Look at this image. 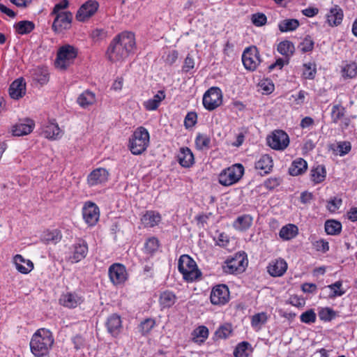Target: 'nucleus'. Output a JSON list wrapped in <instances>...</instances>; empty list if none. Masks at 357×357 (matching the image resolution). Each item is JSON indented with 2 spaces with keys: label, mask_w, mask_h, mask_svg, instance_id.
<instances>
[{
  "label": "nucleus",
  "mask_w": 357,
  "mask_h": 357,
  "mask_svg": "<svg viewBox=\"0 0 357 357\" xmlns=\"http://www.w3.org/2000/svg\"><path fill=\"white\" fill-rule=\"evenodd\" d=\"M155 326V321L153 319H146L139 325V330L142 334L149 333Z\"/></svg>",
  "instance_id": "5fc2aeb1"
},
{
  "label": "nucleus",
  "mask_w": 357,
  "mask_h": 357,
  "mask_svg": "<svg viewBox=\"0 0 357 357\" xmlns=\"http://www.w3.org/2000/svg\"><path fill=\"white\" fill-rule=\"evenodd\" d=\"M342 203V202L341 199L334 197L328 202L327 208L329 211L334 213L340 208Z\"/></svg>",
  "instance_id": "052dcab7"
},
{
  "label": "nucleus",
  "mask_w": 357,
  "mask_h": 357,
  "mask_svg": "<svg viewBox=\"0 0 357 357\" xmlns=\"http://www.w3.org/2000/svg\"><path fill=\"white\" fill-rule=\"evenodd\" d=\"M340 73L344 79L355 78L357 76V63L355 62L344 63L341 67Z\"/></svg>",
  "instance_id": "72a5a7b5"
},
{
  "label": "nucleus",
  "mask_w": 357,
  "mask_h": 357,
  "mask_svg": "<svg viewBox=\"0 0 357 357\" xmlns=\"http://www.w3.org/2000/svg\"><path fill=\"white\" fill-rule=\"evenodd\" d=\"M203 105L208 111L218 108L222 103V93L220 88L211 87L203 96Z\"/></svg>",
  "instance_id": "6e6552de"
},
{
  "label": "nucleus",
  "mask_w": 357,
  "mask_h": 357,
  "mask_svg": "<svg viewBox=\"0 0 357 357\" xmlns=\"http://www.w3.org/2000/svg\"><path fill=\"white\" fill-rule=\"evenodd\" d=\"M197 114L195 112H189L185 118V126L186 128L193 126L197 122Z\"/></svg>",
  "instance_id": "0e129e2a"
},
{
  "label": "nucleus",
  "mask_w": 357,
  "mask_h": 357,
  "mask_svg": "<svg viewBox=\"0 0 357 357\" xmlns=\"http://www.w3.org/2000/svg\"><path fill=\"white\" fill-rule=\"evenodd\" d=\"M108 274L110 281L114 285L123 284L128 278L126 266L119 263L111 265L108 270Z\"/></svg>",
  "instance_id": "1a4fd4ad"
},
{
  "label": "nucleus",
  "mask_w": 357,
  "mask_h": 357,
  "mask_svg": "<svg viewBox=\"0 0 357 357\" xmlns=\"http://www.w3.org/2000/svg\"><path fill=\"white\" fill-rule=\"evenodd\" d=\"M232 332L231 326L230 324H225L220 326L215 334L219 338H227L228 337Z\"/></svg>",
  "instance_id": "6e6d98bb"
},
{
  "label": "nucleus",
  "mask_w": 357,
  "mask_h": 357,
  "mask_svg": "<svg viewBox=\"0 0 357 357\" xmlns=\"http://www.w3.org/2000/svg\"><path fill=\"white\" fill-rule=\"evenodd\" d=\"M107 331L112 336H117L122 328V321L120 316L116 314L110 315L106 321Z\"/></svg>",
  "instance_id": "5701e85b"
},
{
  "label": "nucleus",
  "mask_w": 357,
  "mask_h": 357,
  "mask_svg": "<svg viewBox=\"0 0 357 357\" xmlns=\"http://www.w3.org/2000/svg\"><path fill=\"white\" fill-rule=\"evenodd\" d=\"M242 61L246 69L255 70L261 62L257 49L255 47L246 48L242 55Z\"/></svg>",
  "instance_id": "9b49d317"
},
{
  "label": "nucleus",
  "mask_w": 357,
  "mask_h": 357,
  "mask_svg": "<svg viewBox=\"0 0 357 357\" xmlns=\"http://www.w3.org/2000/svg\"><path fill=\"white\" fill-rule=\"evenodd\" d=\"M341 229L342 225L337 220H330L325 222V231L329 235L339 234Z\"/></svg>",
  "instance_id": "37998d69"
},
{
  "label": "nucleus",
  "mask_w": 357,
  "mask_h": 357,
  "mask_svg": "<svg viewBox=\"0 0 357 357\" xmlns=\"http://www.w3.org/2000/svg\"><path fill=\"white\" fill-rule=\"evenodd\" d=\"M300 25L299 21L296 19H284L278 24L279 30L284 32L295 31Z\"/></svg>",
  "instance_id": "4c0bfd02"
},
{
  "label": "nucleus",
  "mask_w": 357,
  "mask_h": 357,
  "mask_svg": "<svg viewBox=\"0 0 357 357\" xmlns=\"http://www.w3.org/2000/svg\"><path fill=\"white\" fill-rule=\"evenodd\" d=\"M26 82L22 78H18L13 81L9 87V94L13 99L18 100L26 93Z\"/></svg>",
  "instance_id": "a211bd4d"
},
{
  "label": "nucleus",
  "mask_w": 357,
  "mask_h": 357,
  "mask_svg": "<svg viewBox=\"0 0 357 357\" xmlns=\"http://www.w3.org/2000/svg\"><path fill=\"white\" fill-rule=\"evenodd\" d=\"M98 6L99 4L97 1H87L78 10L76 14V19L78 21L84 22L96 13Z\"/></svg>",
  "instance_id": "2eb2a0df"
},
{
  "label": "nucleus",
  "mask_w": 357,
  "mask_h": 357,
  "mask_svg": "<svg viewBox=\"0 0 357 357\" xmlns=\"http://www.w3.org/2000/svg\"><path fill=\"white\" fill-rule=\"evenodd\" d=\"M316 319L317 315L313 310H307L300 316L301 322L308 324L314 323L316 321Z\"/></svg>",
  "instance_id": "603ef678"
},
{
  "label": "nucleus",
  "mask_w": 357,
  "mask_h": 357,
  "mask_svg": "<svg viewBox=\"0 0 357 357\" xmlns=\"http://www.w3.org/2000/svg\"><path fill=\"white\" fill-rule=\"evenodd\" d=\"M55 19L53 22L52 29L56 32H61L64 29L70 28L73 15L69 11L61 12L55 14Z\"/></svg>",
  "instance_id": "4468645a"
},
{
  "label": "nucleus",
  "mask_w": 357,
  "mask_h": 357,
  "mask_svg": "<svg viewBox=\"0 0 357 357\" xmlns=\"http://www.w3.org/2000/svg\"><path fill=\"white\" fill-rule=\"evenodd\" d=\"M248 265V260L245 255L236 254L234 257L227 259L223 265V271L229 274H238L243 273Z\"/></svg>",
  "instance_id": "0eeeda50"
},
{
  "label": "nucleus",
  "mask_w": 357,
  "mask_h": 357,
  "mask_svg": "<svg viewBox=\"0 0 357 357\" xmlns=\"http://www.w3.org/2000/svg\"><path fill=\"white\" fill-rule=\"evenodd\" d=\"M178 59V52L176 50L169 51L165 58V62L169 65H172Z\"/></svg>",
  "instance_id": "774afa93"
},
{
  "label": "nucleus",
  "mask_w": 357,
  "mask_h": 357,
  "mask_svg": "<svg viewBox=\"0 0 357 357\" xmlns=\"http://www.w3.org/2000/svg\"><path fill=\"white\" fill-rule=\"evenodd\" d=\"M178 268L183 279L187 282L195 281L202 276V273L196 262L188 255H183L179 257Z\"/></svg>",
  "instance_id": "7ed1b4c3"
},
{
  "label": "nucleus",
  "mask_w": 357,
  "mask_h": 357,
  "mask_svg": "<svg viewBox=\"0 0 357 357\" xmlns=\"http://www.w3.org/2000/svg\"><path fill=\"white\" fill-rule=\"evenodd\" d=\"M210 143V138L206 135H199L195 139L196 146L199 150L208 149Z\"/></svg>",
  "instance_id": "8fccbe9b"
},
{
  "label": "nucleus",
  "mask_w": 357,
  "mask_h": 357,
  "mask_svg": "<svg viewBox=\"0 0 357 357\" xmlns=\"http://www.w3.org/2000/svg\"><path fill=\"white\" fill-rule=\"evenodd\" d=\"M108 171L102 167L93 169L87 176V184L90 187L102 185L107 181L109 177Z\"/></svg>",
  "instance_id": "dca6fc26"
},
{
  "label": "nucleus",
  "mask_w": 357,
  "mask_h": 357,
  "mask_svg": "<svg viewBox=\"0 0 357 357\" xmlns=\"http://www.w3.org/2000/svg\"><path fill=\"white\" fill-rule=\"evenodd\" d=\"M176 296L171 291H162L159 298V303L162 308L172 307L176 301Z\"/></svg>",
  "instance_id": "f704fd0d"
},
{
  "label": "nucleus",
  "mask_w": 357,
  "mask_h": 357,
  "mask_svg": "<svg viewBox=\"0 0 357 357\" xmlns=\"http://www.w3.org/2000/svg\"><path fill=\"white\" fill-rule=\"evenodd\" d=\"M337 151L340 156H343L350 152L351 144L349 142L344 141L337 144Z\"/></svg>",
  "instance_id": "13d9d810"
},
{
  "label": "nucleus",
  "mask_w": 357,
  "mask_h": 357,
  "mask_svg": "<svg viewBox=\"0 0 357 357\" xmlns=\"http://www.w3.org/2000/svg\"><path fill=\"white\" fill-rule=\"evenodd\" d=\"M252 22L257 26H261L266 24L267 18L263 13L253 14L251 17Z\"/></svg>",
  "instance_id": "4d7b16f0"
},
{
  "label": "nucleus",
  "mask_w": 357,
  "mask_h": 357,
  "mask_svg": "<svg viewBox=\"0 0 357 357\" xmlns=\"http://www.w3.org/2000/svg\"><path fill=\"white\" fill-rule=\"evenodd\" d=\"M160 214L155 211H146L141 218L142 224L145 227H153L161 221Z\"/></svg>",
  "instance_id": "a878e982"
},
{
  "label": "nucleus",
  "mask_w": 357,
  "mask_h": 357,
  "mask_svg": "<svg viewBox=\"0 0 357 357\" xmlns=\"http://www.w3.org/2000/svg\"><path fill=\"white\" fill-rule=\"evenodd\" d=\"M159 248V241L155 237L149 238L145 243L144 249L149 254H153Z\"/></svg>",
  "instance_id": "3c124183"
},
{
  "label": "nucleus",
  "mask_w": 357,
  "mask_h": 357,
  "mask_svg": "<svg viewBox=\"0 0 357 357\" xmlns=\"http://www.w3.org/2000/svg\"><path fill=\"white\" fill-rule=\"evenodd\" d=\"M195 68V61L189 54L186 56L183 66V70L185 73L189 72Z\"/></svg>",
  "instance_id": "69168bd1"
},
{
  "label": "nucleus",
  "mask_w": 357,
  "mask_h": 357,
  "mask_svg": "<svg viewBox=\"0 0 357 357\" xmlns=\"http://www.w3.org/2000/svg\"><path fill=\"white\" fill-rule=\"evenodd\" d=\"M273 162L271 157L268 155H263L259 160L255 162V169L260 174H268L273 168Z\"/></svg>",
  "instance_id": "bb28decb"
},
{
  "label": "nucleus",
  "mask_w": 357,
  "mask_h": 357,
  "mask_svg": "<svg viewBox=\"0 0 357 357\" xmlns=\"http://www.w3.org/2000/svg\"><path fill=\"white\" fill-rule=\"evenodd\" d=\"M177 158L179 164L183 167H190L194 163V155L188 147L180 149Z\"/></svg>",
  "instance_id": "cd10ccee"
},
{
  "label": "nucleus",
  "mask_w": 357,
  "mask_h": 357,
  "mask_svg": "<svg viewBox=\"0 0 357 357\" xmlns=\"http://www.w3.org/2000/svg\"><path fill=\"white\" fill-rule=\"evenodd\" d=\"M268 319V316L266 312L257 313L251 318V325L254 328L259 330L266 323Z\"/></svg>",
  "instance_id": "a19ab883"
},
{
  "label": "nucleus",
  "mask_w": 357,
  "mask_h": 357,
  "mask_svg": "<svg viewBox=\"0 0 357 357\" xmlns=\"http://www.w3.org/2000/svg\"><path fill=\"white\" fill-rule=\"evenodd\" d=\"M314 45L313 39L310 36H307L300 43L298 49L303 53L312 51Z\"/></svg>",
  "instance_id": "09e8293b"
},
{
  "label": "nucleus",
  "mask_w": 357,
  "mask_h": 357,
  "mask_svg": "<svg viewBox=\"0 0 357 357\" xmlns=\"http://www.w3.org/2000/svg\"><path fill=\"white\" fill-rule=\"evenodd\" d=\"M249 345V343L246 342H243L238 344L234 351V356L236 357H248V354L247 353V350Z\"/></svg>",
  "instance_id": "864d4df0"
},
{
  "label": "nucleus",
  "mask_w": 357,
  "mask_h": 357,
  "mask_svg": "<svg viewBox=\"0 0 357 357\" xmlns=\"http://www.w3.org/2000/svg\"><path fill=\"white\" fill-rule=\"evenodd\" d=\"M313 245L314 248L319 252H326L329 250L328 242L324 239H320L315 241L313 243Z\"/></svg>",
  "instance_id": "680f3d73"
},
{
  "label": "nucleus",
  "mask_w": 357,
  "mask_h": 357,
  "mask_svg": "<svg viewBox=\"0 0 357 357\" xmlns=\"http://www.w3.org/2000/svg\"><path fill=\"white\" fill-rule=\"evenodd\" d=\"M166 94L165 91L160 90L153 98L148 99L143 102V106L147 111L156 110L162 100L165 99Z\"/></svg>",
  "instance_id": "393cba45"
},
{
  "label": "nucleus",
  "mask_w": 357,
  "mask_h": 357,
  "mask_svg": "<svg viewBox=\"0 0 357 357\" xmlns=\"http://www.w3.org/2000/svg\"><path fill=\"white\" fill-rule=\"evenodd\" d=\"M307 163L303 158H297L294 160L289 169V172L291 176H298L306 172Z\"/></svg>",
  "instance_id": "473e14b6"
},
{
  "label": "nucleus",
  "mask_w": 357,
  "mask_h": 357,
  "mask_svg": "<svg viewBox=\"0 0 357 357\" xmlns=\"http://www.w3.org/2000/svg\"><path fill=\"white\" fill-rule=\"evenodd\" d=\"M343 16L342 9L339 6L335 5L326 15V22L331 26H337L342 23Z\"/></svg>",
  "instance_id": "412c9836"
},
{
  "label": "nucleus",
  "mask_w": 357,
  "mask_h": 357,
  "mask_svg": "<svg viewBox=\"0 0 357 357\" xmlns=\"http://www.w3.org/2000/svg\"><path fill=\"white\" fill-rule=\"evenodd\" d=\"M88 253V245L84 240H79L72 248V254L69 257V261L72 263H77L84 259Z\"/></svg>",
  "instance_id": "f3484780"
},
{
  "label": "nucleus",
  "mask_w": 357,
  "mask_h": 357,
  "mask_svg": "<svg viewBox=\"0 0 357 357\" xmlns=\"http://www.w3.org/2000/svg\"><path fill=\"white\" fill-rule=\"evenodd\" d=\"M287 269V264L283 259H277L272 261L268 266V272L273 277H280L284 275Z\"/></svg>",
  "instance_id": "4be33fe9"
},
{
  "label": "nucleus",
  "mask_w": 357,
  "mask_h": 357,
  "mask_svg": "<svg viewBox=\"0 0 357 357\" xmlns=\"http://www.w3.org/2000/svg\"><path fill=\"white\" fill-rule=\"evenodd\" d=\"M33 81L43 86L49 82V72L47 68L37 67L31 71Z\"/></svg>",
  "instance_id": "c756f323"
},
{
  "label": "nucleus",
  "mask_w": 357,
  "mask_h": 357,
  "mask_svg": "<svg viewBox=\"0 0 357 357\" xmlns=\"http://www.w3.org/2000/svg\"><path fill=\"white\" fill-rule=\"evenodd\" d=\"M298 229L293 224H288L281 228L279 232L280 237L284 241H289L297 236Z\"/></svg>",
  "instance_id": "c9c22d12"
},
{
  "label": "nucleus",
  "mask_w": 357,
  "mask_h": 357,
  "mask_svg": "<svg viewBox=\"0 0 357 357\" xmlns=\"http://www.w3.org/2000/svg\"><path fill=\"white\" fill-rule=\"evenodd\" d=\"M244 167L241 164H235L223 170L219 175V182L225 186H229L238 182L243 176Z\"/></svg>",
  "instance_id": "423d86ee"
},
{
  "label": "nucleus",
  "mask_w": 357,
  "mask_h": 357,
  "mask_svg": "<svg viewBox=\"0 0 357 357\" xmlns=\"http://www.w3.org/2000/svg\"><path fill=\"white\" fill-rule=\"evenodd\" d=\"M59 302L64 307L75 308L83 302V298L75 292H68L61 295Z\"/></svg>",
  "instance_id": "aec40b11"
},
{
  "label": "nucleus",
  "mask_w": 357,
  "mask_h": 357,
  "mask_svg": "<svg viewBox=\"0 0 357 357\" xmlns=\"http://www.w3.org/2000/svg\"><path fill=\"white\" fill-rule=\"evenodd\" d=\"M208 330L204 326H200L192 333V340L195 342H203L208 337Z\"/></svg>",
  "instance_id": "79ce46f5"
},
{
  "label": "nucleus",
  "mask_w": 357,
  "mask_h": 357,
  "mask_svg": "<svg viewBox=\"0 0 357 357\" xmlns=\"http://www.w3.org/2000/svg\"><path fill=\"white\" fill-rule=\"evenodd\" d=\"M15 30L19 34H26L34 29V24L30 21H21L15 24Z\"/></svg>",
  "instance_id": "a18cd8bd"
},
{
  "label": "nucleus",
  "mask_w": 357,
  "mask_h": 357,
  "mask_svg": "<svg viewBox=\"0 0 357 357\" xmlns=\"http://www.w3.org/2000/svg\"><path fill=\"white\" fill-rule=\"evenodd\" d=\"M267 142L270 147L275 150H284L289 144V139L287 134L282 130H275L267 138Z\"/></svg>",
  "instance_id": "9d476101"
},
{
  "label": "nucleus",
  "mask_w": 357,
  "mask_h": 357,
  "mask_svg": "<svg viewBox=\"0 0 357 357\" xmlns=\"http://www.w3.org/2000/svg\"><path fill=\"white\" fill-rule=\"evenodd\" d=\"M211 302L213 305H223L229 300V291L225 284H219L214 287L211 292Z\"/></svg>",
  "instance_id": "f8f14e48"
},
{
  "label": "nucleus",
  "mask_w": 357,
  "mask_h": 357,
  "mask_svg": "<svg viewBox=\"0 0 357 357\" xmlns=\"http://www.w3.org/2000/svg\"><path fill=\"white\" fill-rule=\"evenodd\" d=\"M149 133L144 127L137 128L129 140V149L133 155L144 153L149 145Z\"/></svg>",
  "instance_id": "20e7f679"
},
{
  "label": "nucleus",
  "mask_w": 357,
  "mask_h": 357,
  "mask_svg": "<svg viewBox=\"0 0 357 357\" xmlns=\"http://www.w3.org/2000/svg\"><path fill=\"white\" fill-rule=\"evenodd\" d=\"M13 262L16 269L21 273L27 274L33 268V264L29 259H24L21 255H16L13 257Z\"/></svg>",
  "instance_id": "b1692460"
},
{
  "label": "nucleus",
  "mask_w": 357,
  "mask_h": 357,
  "mask_svg": "<svg viewBox=\"0 0 357 357\" xmlns=\"http://www.w3.org/2000/svg\"><path fill=\"white\" fill-rule=\"evenodd\" d=\"M310 180L314 184L322 183L326 177V169L324 165H318L310 170Z\"/></svg>",
  "instance_id": "2f4dec72"
},
{
  "label": "nucleus",
  "mask_w": 357,
  "mask_h": 357,
  "mask_svg": "<svg viewBox=\"0 0 357 357\" xmlns=\"http://www.w3.org/2000/svg\"><path fill=\"white\" fill-rule=\"evenodd\" d=\"M345 116V109L341 105H335L331 109V119L334 123H337L340 121L343 120Z\"/></svg>",
  "instance_id": "c03bdc74"
},
{
  "label": "nucleus",
  "mask_w": 357,
  "mask_h": 357,
  "mask_svg": "<svg viewBox=\"0 0 357 357\" xmlns=\"http://www.w3.org/2000/svg\"><path fill=\"white\" fill-rule=\"evenodd\" d=\"M77 54V49L73 45L66 44L61 46L54 63L56 68L61 70H66L73 63Z\"/></svg>",
  "instance_id": "39448f33"
},
{
  "label": "nucleus",
  "mask_w": 357,
  "mask_h": 357,
  "mask_svg": "<svg viewBox=\"0 0 357 357\" xmlns=\"http://www.w3.org/2000/svg\"><path fill=\"white\" fill-rule=\"evenodd\" d=\"M327 288L330 289V296L333 298L341 296L345 294V290L342 288V281H337L332 284L328 285Z\"/></svg>",
  "instance_id": "49530a36"
},
{
  "label": "nucleus",
  "mask_w": 357,
  "mask_h": 357,
  "mask_svg": "<svg viewBox=\"0 0 357 357\" xmlns=\"http://www.w3.org/2000/svg\"><path fill=\"white\" fill-rule=\"evenodd\" d=\"M277 50L280 54L287 58L291 56L295 51V47L292 42L283 40L278 45Z\"/></svg>",
  "instance_id": "ea45409f"
},
{
  "label": "nucleus",
  "mask_w": 357,
  "mask_h": 357,
  "mask_svg": "<svg viewBox=\"0 0 357 357\" xmlns=\"http://www.w3.org/2000/svg\"><path fill=\"white\" fill-rule=\"evenodd\" d=\"M135 48L134 33L124 31L113 39L107 49V55L112 62L121 61L127 58Z\"/></svg>",
  "instance_id": "f257e3e1"
},
{
  "label": "nucleus",
  "mask_w": 357,
  "mask_h": 357,
  "mask_svg": "<svg viewBox=\"0 0 357 357\" xmlns=\"http://www.w3.org/2000/svg\"><path fill=\"white\" fill-rule=\"evenodd\" d=\"M62 238V234L58 229L47 230L43 232L41 239L47 244H56L59 243Z\"/></svg>",
  "instance_id": "e433bc0d"
},
{
  "label": "nucleus",
  "mask_w": 357,
  "mask_h": 357,
  "mask_svg": "<svg viewBox=\"0 0 357 357\" xmlns=\"http://www.w3.org/2000/svg\"><path fill=\"white\" fill-rule=\"evenodd\" d=\"M335 316L334 311L328 307L322 308L319 312V317L320 319L324 321H329Z\"/></svg>",
  "instance_id": "bf43d9fd"
},
{
  "label": "nucleus",
  "mask_w": 357,
  "mask_h": 357,
  "mask_svg": "<svg viewBox=\"0 0 357 357\" xmlns=\"http://www.w3.org/2000/svg\"><path fill=\"white\" fill-rule=\"evenodd\" d=\"M69 2L68 0H62L61 2L56 3L52 13L51 15H55L61 13L62 10H64L68 7Z\"/></svg>",
  "instance_id": "e2e57ef3"
},
{
  "label": "nucleus",
  "mask_w": 357,
  "mask_h": 357,
  "mask_svg": "<svg viewBox=\"0 0 357 357\" xmlns=\"http://www.w3.org/2000/svg\"><path fill=\"white\" fill-rule=\"evenodd\" d=\"M253 218L249 214L238 216L233 222L235 229L241 231L248 230L252 225Z\"/></svg>",
  "instance_id": "7c9ffc66"
},
{
  "label": "nucleus",
  "mask_w": 357,
  "mask_h": 357,
  "mask_svg": "<svg viewBox=\"0 0 357 357\" xmlns=\"http://www.w3.org/2000/svg\"><path fill=\"white\" fill-rule=\"evenodd\" d=\"M316 66L313 63H304L303 65L302 76L305 79H312L316 75Z\"/></svg>",
  "instance_id": "de8ad7c7"
},
{
  "label": "nucleus",
  "mask_w": 357,
  "mask_h": 357,
  "mask_svg": "<svg viewBox=\"0 0 357 357\" xmlns=\"http://www.w3.org/2000/svg\"><path fill=\"white\" fill-rule=\"evenodd\" d=\"M77 102L82 107L86 108L95 103V94L91 91H86L79 96Z\"/></svg>",
  "instance_id": "58836bf2"
},
{
  "label": "nucleus",
  "mask_w": 357,
  "mask_h": 357,
  "mask_svg": "<svg viewBox=\"0 0 357 357\" xmlns=\"http://www.w3.org/2000/svg\"><path fill=\"white\" fill-rule=\"evenodd\" d=\"M35 127V123L30 119H26L22 122L14 125L12 128L13 135L15 136H23L31 133Z\"/></svg>",
  "instance_id": "6ab92c4d"
},
{
  "label": "nucleus",
  "mask_w": 357,
  "mask_h": 357,
  "mask_svg": "<svg viewBox=\"0 0 357 357\" xmlns=\"http://www.w3.org/2000/svg\"><path fill=\"white\" fill-rule=\"evenodd\" d=\"M54 342L52 333L46 328L38 329L33 335L30 341L31 353L36 357L47 356Z\"/></svg>",
  "instance_id": "f03ea898"
},
{
  "label": "nucleus",
  "mask_w": 357,
  "mask_h": 357,
  "mask_svg": "<svg viewBox=\"0 0 357 357\" xmlns=\"http://www.w3.org/2000/svg\"><path fill=\"white\" fill-rule=\"evenodd\" d=\"M82 215L86 223L89 226H93L99 220L100 211L96 204L87 202L83 207Z\"/></svg>",
  "instance_id": "ddd939ff"
},
{
  "label": "nucleus",
  "mask_w": 357,
  "mask_h": 357,
  "mask_svg": "<svg viewBox=\"0 0 357 357\" xmlns=\"http://www.w3.org/2000/svg\"><path fill=\"white\" fill-rule=\"evenodd\" d=\"M229 242V238L226 234L220 233L218 234L216 239V243L218 245L225 248L228 245Z\"/></svg>",
  "instance_id": "338daca9"
},
{
  "label": "nucleus",
  "mask_w": 357,
  "mask_h": 357,
  "mask_svg": "<svg viewBox=\"0 0 357 357\" xmlns=\"http://www.w3.org/2000/svg\"><path fill=\"white\" fill-rule=\"evenodd\" d=\"M44 136L50 139H57L61 137L62 131L55 121H51L43 129Z\"/></svg>",
  "instance_id": "c85d7f7f"
}]
</instances>
